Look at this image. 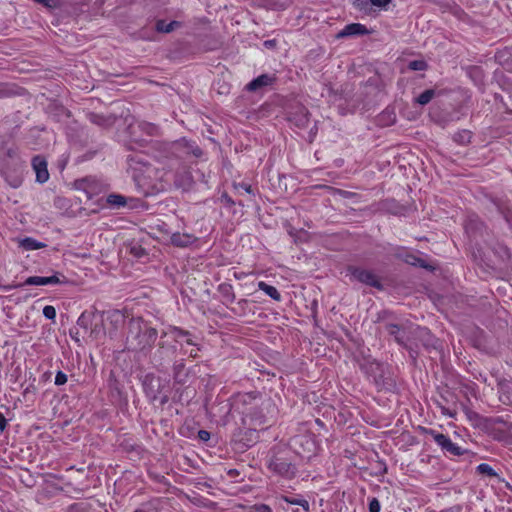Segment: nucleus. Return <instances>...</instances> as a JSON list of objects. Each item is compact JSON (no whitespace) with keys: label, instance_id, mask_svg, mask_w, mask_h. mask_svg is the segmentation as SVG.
Listing matches in <instances>:
<instances>
[{"label":"nucleus","instance_id":"1","mask_svg":"<svg viewBox=\"0 0 512 512\" xmlns=\"http://www.w3.org/2000/svg\"><path fill=\"white\" fill-rule=\"evenodd\" d=\"M128 165L132 172V176L136 181L151 178L153 169L144 161V157L142 155L130 156L128 158Z\"/></svg>","mask_w":512,"mask_h":512},{"label":"nucleus","instance_id":"2","mask_svg":"<svg viewBox=\"0 0 512 512\" xmlns=\"http://www.w3.org/2000/svg\"><path fill=\"white\" fill-rule=\"evenodd\" d=\"M292 447L302 458L310 459L316 451V444L309 436H297L292 440Z\"/></svg>","mask_w":512,"mask_h":512},{"label":"nucleus","instance_id":"3","mask_svg":"<svg viewBox=\"0 0 512 512\" xmlns=\"http://www.w3.org/2000/svg\"><path fill=\"white\" fill-rule=\"evenodd\" d=\"M65 282V277L59 273H55L51 276H31L28 277L24 285L28 286H47V285H58Z\"/></svg>","mask_w":512,"mask_h":512},{"label":"nucleus","instance_id":"4","mask_svg":"<svg viewBox=\"0 0 512 512\" xmlns=\"http://www.w3.org/2000/svg\"><path fill=\"white\" fill-rule=\"evenodd\" d=\"M430 434L432 435L434 441L446 452L452 454V455H456V456H459V455H462L463 454V449L458 446L457 444H455L454 442H452V440L444 435V434H440V433H436L435 431H431Z\"/></svg>","mask_w":512,"mask_h":512},{"label":"nucleus","instance_id":"5","mask_svg":"<svg viewBox=\"0 0 512 512\" xmlns=\"http://www.w3.org/2000/svg\"><path fill=\"white\" fill-rule=\"evenodd\" d=\"M76 188L84 191L89 198L101 192L102 185L94 177H86L76 181Z\"/></svg>","mask_w":512,"mask_h":512},{"label":"nucleus","instance_id":"6","mask_svg":"<svg viewBox=\"0 0 512 512\" xmlns=\"http://www.w3.org/2000/svg\"><path fill=\"white\" fill-rule=\"evenodd\" d=\"M269 467L275 473L286 478H292L296 472L294 465L282 459L272 460L269 464Z\"/></svg>","mask_w":512,"mask_h":512},{"label":"nucleus","instance_id":"7","mask_svg":"<svg viewBox=\"0 0 512 512\" xmlns=\"http://www.w3.org/2000/svg\"><path fill=\"white\" fill-rule=\"evenodd\" d=\"M352 276L355 280L361 283L367 284L372 287L381 288V284L377 276L369 270L354 269L352 271Z\"/></svg>","mask_w":512,"mask_h":512},{"label":"nucleus","instance_id":"8","mask_svg":"<svg viewBox=\"0 0 512 512\" xmlns=\"http://www.w3.org/2000/svg\"><path fill=\"white\" fill-rule=\"evenodd\" d=\"M32 167L36 174V180L39 183H45L49 179V172L47 169V162L41 156H36L32 160Z\"/></svg>","mask_w":512,"mask_h":512},{"label":"nucleus","instance_id":"9","mask_svg":"<svg viewBox=\"0 0 512 512\" xmlns=\"http://www.w3.org/2000/svg\"><path fill=\"white\" fill-rule=\"evenodd\" d=\"M369 31L365 25L360 23H351L346 25L338 34L337 38H345L356 35H366Z\"/></svg>","mask_w":512,"mask_h":512},{"label":"nucleus","instance_id":"10","mask_svg":"<svg viewBox=\"0 0 512 512\" xmlns=\"http://www.w3.org/2000/svg\"><path fill=\"white\" fill-rule=\"evenodd\" d=\"M274 81L275 77L273 75L262 74L249 82L246 88L248 91H257L263 87L272 85Z\"/></svg>","mask_w":512,"mask_h":512},{"label":"nucleus","instance_id":"11","mask_svg":"<svg viewBox=\"0 0 512 512\" xmlns=\"http://www.w3.org/2000/svg\"><path fill=\"white\" fill-rule=\"evenodd\" d=\"M18 246L25 251H33L46 247L45 243L39 242L32 237H25L21 239H16Z\"/></svg>","mask_w":512,"mask_h":512},{"label":"nucleus","instance_id":"12","mask_svg":"<svg viewBox=\"0 0 512 512\" xmlns=\"http://www.w3.org/2000/svg\"><path fill=\"white\" fill-rule=\"evenodd\" d=\"M194 237L186 233H174L171 235V243L177 247H187L194 242Z\"/></svg>","mask_w":512,"mask_h":512},{"label":"nucleus","instance_id":"13","mask_svg":"<svg viewBox=\"0 0 512 512\" xmlns=\"http://www.w3.org/2000/svg\"><path fill=\"white\" fill-rule=\"evenodd\" d=\"M257 286H258L259 290L263 291L266 295L271 297L273 300H275V301L281 300V294L274 286H271L264 281L258 282Z\"/></svg>","mask_w":512,"mask_h":512},{"label":"nucleus","instance_id":"14","mask_svg":"<svg viewBox=\"0 0 512 512\" xmlns=\"http://www.w3.org/2000/svg\"><path fill=\"white\" fill-rule=\"evenodd\" d=\"M180 26V23L177 21L166 22L165 20H159L156 23V29L159 32L169 33L175 30Z\"/></svg>","mask_w":512,"mask_h":512},{"label":"nucleus","instance_id":"15","mask_svg":"<svg viewBox=\"0 0 512 512\" xmlns=\"http://www.w3.org/2000/svg\"><path fill=\"white\" fill-rule=\"evenodd\" d=\"M173 333H174V337H175L176 341L186 342L188 345H194L188 332L180 330V329H174Z\"/></svg>","mask_w":512,"mask_h":512},{"label":"nucleus","instance_id":"16","mask_svg":"<svg viewBox=\"0 0 512 512\" xmlns=\"http://www.w3.org/2000/svg\"><path fill=\"white\" fill-rule=\"evenodd\" d=\"M107 203L111 206L121 207L126 204V200L122 195L111 194L107 197Z\"/></svg>","mask_w":512,"mask_h":512},{"label":"nucleus","instance_id":"17","mask_svg":"<svg viewBox=\"0 0 512 512\" xmlns=\"http://www.w3.org/2000/svg\"><path fill=\"white\" fill-rule=\"evenodd\" d=\"M435 92L432 89L425 90L417 97V102L420 105H426L428 104L432 98L434 97Z\"/></svg>","mask_w":512,"mask_h":512},{"label":"nucleus","instance_id":"18","mask_svg":"<svg viewBox=\"0 0 512 512\" xmlns=\"http://www.w3.org/2000/svg\"><path fill=\"white\" fill-rule=\"evenodd\" d=\"M308 113L305 108L300 109L299 118H294V122L297 126L304 127L308 123Z\"/></svg>","mask_w":512,"mask_h":512},{"label":"nucleus","instance_id":"19","mask_svg":"<svg viewBox=\"0 0 512 512\" xmlns=\"http://www.w3.org/2000/svg\"><path fill=\"white\" fill-rule=\"evenodd\" d=\"M477 471L481 474L487 475V476H496V472L494 469L486 463L479 464L477 466Z\"/></svg>","mask_w":512,"mask_h":512},{"label":"nucleus","instance_id":"20","mask_svg":"<svg viewBox=\"0 0 512 512\" xmlns=\"http://www.w3.org/2000/svg\"><path fill=\"white\" fill-rule=\"evenodd\" d=\"M409 68L413 71H423L427 68L424 60H413L409 63Z\"/></svg>","mask_w":512,"mask_h":512},{"label":"nucleus","instance_id":"21","mask_svg":"<svg viewBox=\"0 0 512 512\" xmlns=\"http://www.w3.org/2000/svg\"><path fill=\"white\" fill-rule=\"evenodd\" d=\"M43 315L49 320H54L56 318V309L51 305H47L43 308Z\"/></svg>","mask_w":512,"mask_h":512},{"label":"nucleus","instance_id":"22","mask_svg":"<svg viewBox=\"0 0 512 512\" xmlns=\"http://www.w3.org/2000/svg\"><path fill=\"white\" fill-rule=\"evenodd\" d=\"M285 501L290 503V504H293V505L302 506L305 510L309 509V503H308L307 500H304V499H290V498L286 497Z\"/></svg>","mask_w":512,"mask_h":512},{"label":"nucleus","instance_id":"23","mask_svg":"<svg viewBox=\"0 0 512 512\" xmlns=\"http://www.w3.org/2000/svg\"><path fill=\"white\" fill-rule=\"evenodd\" d=\"M271 3L269 6L273 9H284L288 5V1H280V0H270Z\"/></svg>","mask_w":512,"mask_h":512},{"label":"nucleus","instance_id":"24","mask_svg":"<svg viewBox=\"0 0 512 512\" xmlns=\"http://www.w3.org/2000/svg\"><path fill=\"white\" fill-rule=\"evenodd\" d=\"M67 382V375L62 371H58L55 376V384L60 386L64 385Z\"/></svg>","mask_w":512,"mask_h":512},{"label":"nucleus","instance_id":"25","mask_svg":"<svg viewBox=\"0 0 512 512\" xmlns=\"http://www.w3.org/2000/svg\"><path fill=\"white\" fill-rule=\"evenodd\" d=\"M369 512H380V503L376 498H372L369 502Z\"/></svg>","mask_w":512,"mask_h":512},{"label":"nucleus","instance_id":"26","mask_svg":"<svg viewBox=\"0 0 512 512\" xmlns=\"http://www.w3.org/2000/svg\"><path fill=\"white\" fill-rule=\"evenodd\" d=\"M392 0H370L371 4L378 8H385Z\"/></svg>","mask_w":512,"mask_h":512},{"label":"nucleus","instance_id":"27","mask_svg":"<svg viewBox=\"0 0 512 512\" xmlns=\"http://www.w3.org/2000/svg\"><path fill=\"white\" fill-rule=\"evenodd\" d=\"M400 328L398 325L392 324L388 326V332L391 335H395V338L398 342H401V339L397 336V333L399 332Z\"/></svg>","mask_w":512,"mask_h":512},{"label":"nucleus","instance_id":"28","mask_svg":"<svg viewBox=\"0 0 512 512\" xmlns=\"http://www.w3.org/2000/svg\"><path fill=\"white\" fill-rule=\"evenodd\" d=\"M77 324L83 328L87 327V316L84 313L78 318Z\"/></svg>","mask_w":512,"mask_h":512},{"label":"nucleus","instance_id":"29","mask_svg":"<svg viewBox=\"0 0 512 512\" xmlns=\"http://www.w3.org/2000/svg\"><path fill=\"white\" fill-rule=\"evenodd\" d=\"M198 436L202 441H208L210 439V433L206 430H200Z\"/></svg>","mask_w":512,"mask_h":512},{"label":"nucleus","instance_id":"30","mask_svg":"<svg viewBox=\"0 0 512 512\" xmlns=\"http://www.w3.org/2000/svg\"><path fill=\"white\" fill-rule=\"evenodd\" d=\"M258 512H272L271 508L267 505L261 504L256 507Z\"/></svg>","mask_w":512,"mask_h":512},{"label":"nucleus","instance_id":"31","mask_svg":"<svg viewBox=\"0 0 512 512\" xmlns=\"http://www.w3.org/2000/svg\"><path fill=\"white\" fill-rule=\"evenodd\" d=\"M7 421L3 414L0 413V431H3L6 427Z\"/></svg>","mask_w":512,"mask_h":512},{"label":"nucleus","instance_id":"32","mask_svg":"<svg viewBox=\"0 0 512 512\" xmlns=\"http://www.w3.org/2000/svg\"><path fill=\"white\" fill-rule=\"evenodd\" d=\"M461 140L464 142V141H469L470 140V133L467 132V131H464L461 135Z\"/></svg>","mask_w":512,"mask_h":512},{"label":"nucleus","instance_id":"33","mask_svg":"<svg viewBox=\"0 0 512 512\" xmlns=\"http://www.w3.org/2000/svg\"><path fill=\"white\" fill-rule=\"evenodd\" d=\"M240 188L244 189L245 192H247V193H251V186H249V185L241 184Z\"/></svg>","mask_w":512,"mask_h":512},{"label":"nucleus","instance_id":"34","mask_svg":"<svg viewBox=\"0 0 512 512\" xmlns=\"http://www.w3.org/2000/svg\"><path fill=\"white\" fill-rule=\"evenodd\" d=\"M192 152H193V154H194L195 156H197V157L201 155V150H200V148H199V147H195V148L192 150Z\"/></svg>","mask_w":512,"mask_h":512},{"label":"nucleus","instance_id":"35","mask_svg":"<svg viewBox=\"0 0 512 512\" xmlns=\"http://www.w3.org/2000/svg\"><path fill=\"white\" fill-rule=\"evenodd\" d=\"M20 185V180L16 179L15 182L12 184L13 187H18Z\"/></svg>","mask_w":512,"mask_h":512},{"label":"nucleus","instance_id":"36","mask_svg":"<svg viewBox=\"0 0 512 512\" xmlns=\"http://www.w3.org/2000/svg\"><path fill=\"white\" fill-rule=\"evenodd\" d=\"M265 46L271 47L273 45V41H265Z\"/></svg>","mask_w":512,"mask_h":512},{"label":"nucleus","instance_id":"37","mask_svg":"<svg viewBox=\"0 0 512 512\" xmlns=\"http://www.w3.org/2000/svg\"><path fill=\"white\" fill-rule=\"evenodd\" d=\"M191 356H196V353H193V351L190 352Z\"/></svg>","mask_w":512,"mask_h":512}]
</instances>
